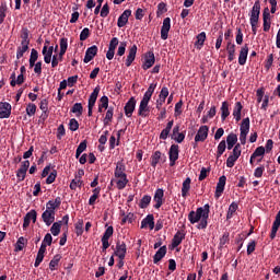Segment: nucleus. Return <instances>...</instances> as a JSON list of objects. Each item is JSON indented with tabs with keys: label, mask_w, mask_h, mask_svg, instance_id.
Wrapping results in <instances>:
<instances>
[{
	"label": "nucleus",
	"mask_w": 280,
	"mask_h": 280,
	"mask_svg": "<svg viewBox=\"0 0 280 280\" xmlns=\"http://www.w3.org/2000/svg\"><path fill=\"white\" fill-rule=\"evenodd\" d=\"M112 185L113 183H116L117 189H126V185H128V175L126 174V164L124 161H118L116 163V167L114 170V178L110 180Z\"/></svg>",
	"instance_id": "nucleus-1"
},
{
	"label": "nucleus",
	"mask_w": 280,
	"mask_h": 280,
	"mask_svg": "<svg viewBox=\"0 0 280 280\" xmlns=\"http://www.w3.org/2000/svg\"><path fill=\"white\" fill-rule=\"evenodd\" d=\"M259 14H261V2L256 0L249 13V23H259Z\"/></svg>",
	"instance_id": "nucleus-2"
},
{
	"label": "nucleus",
	"mask_w": 280,
	"mask_h": 280,
	"mask_svg": "<svg viewBox=\"0 0 280 280\" xmlns=\"http://www.w3.org/2000/svg\"><path fill=\"white\" fill-rule=\"evenodd\" d=\"M188 220L190 224H196L198 222H202L205 220V214L202 212V207L197 208L196 211H190L188 214Z\"/></svg>",
	"instance_id": "nucleus-3"
},
{
	"label": "nucleus",
	"mask_w": 280,
	"mask_h": 280,
	"mask_svg": "<svg viewBox=\"0 0 280 280\" xmlns=\"http://www.w3.org/2000/svg\"><path fill=\"white\" fill-rule=\"evenodd\" d=\"M154 62H156V58L154 57V51L150 50L144 55V62L142 63V69L148 71V69H152L154 67Z\"/></svg>",
	"instance_id": "nucleus-4"
},
{
	"label": "nucleus",
	"mask_w": 280,
	"mask_h": 280,
	"mask_svg": "<svg viewBox=\"0 0 280 280\" xmlns=\"http://www.w3.org/2000/svg\"><path fill=\"white\" fill-rule=\"evenodd\" d=\"M12 115V105L8 102H0V119H9Z\"/></svg>",
	"instance_id": "nucleus-5"
},
{
	"label": "nucleus",
	"mask_w": 280,
	"mask_h": 280,
	"mask_svg": "<svg viewBox=\"0 0 280 280\" xmlns=\"http://www.w3.org/2000/svg\"><path fill=\"white\" fill-rule=\"evenodd\" d=\"M178 144H172L168 151L170 167H174V165H176V161H178Z\"/></svg>",
	"instance_id": "nucleus-6"
},
{
	"label": "nucleus",
	"mask_w": 280,
	"mask_h": 280,
	"mask_svg": "<svg viewBox=\"0 0 280 280\" xmlns=\"http://www.w3.org/2000/svg\"><path fill=\"white\" fill-rule=\"evenodd\" d=\"M126 253H128L126 243L118 241L116 243V249L114 252L115 257H118V259H126Z\"/></svg>",
	"instance_id": "nucleus-7"
},
{
	"label": "nucleus",
	"mask_w": 280,
	"mask_h": 280,
	"mask_svg": "<svg viewBox=\"0 0 280 280\" xmlns=\"http://www.w3.org/2000/svg\"><path fill=\"white\" fill-rule=\"evenodd\" d=\"M207 137H209V126L203 125L198 129L197 135L195 136V142H205L207 141Z\"/></svg>",
	"instance_id": "nucleus-8"
},
{
	"label": "nucleus",
	"mask_w": 280,
	"mask_h": 280,
	"mask_svg": "<svg viewBox=\"0 0 280 280\" xmlns=\"http://www.w3.org/2000/svg\"><path fill=\"white\" fill-rule=\"evenodd\" d=\"M168 96H170V90L167 89V86H163L160 92L159 100L155 103L156 104L155 108L158 110H161V108H163V104L165 103Z\"/></svg>",
	"instance_id": "nucleus-9"
},
{
	"label": "nucleus",
	"mask_w": 280,
	"mask_h": 280,
	"mask_svg": "<svg viewBox=\"0 0 280 280\" xmlns=\"http://www.w3.org/2000/svg\"><path fill=\"white\" fill-rule=\"evenodd\" d=\"M170 30H172V20L170 18H165L163 20V25L161 27V38H162V40H167Z\"/></svg>",
	"instance_id": "nucleus-10"
},
{
	"label": "nucleus",
	"mask_w": 280,
	"mask_h": 280,
	"mask_svg": "<svg viewBox=\"0 0 280 280\" xmlns=\"http://www.w3.org/2000/svg\"><path fill=\"white\" fill-rule=\"evenodd\" d=\"M165 196V191L163 190V188H158L154 192V197L153 200L155 202V205L153 206L154 209H161V207H163V198Z\"/></svg>",
	"instance_id": "nucleus-11"
},
{
	"label": "nucleus",
	"mask_w": 280,
	"mask_h": 280,
	"mask_svg": "<svg viewBox=\"0 0 280 280\" xmlns=\"http://www.w3.org/2000/svg\"><path fill=\"white\" fill-rule=\"evenodd\" d=\"M135 108H137V100L135 97H130L124 107L126 117H132Z\"/></svg>",
	"instance_id": "nucleus-12"
},
{
	"label": "nucleus",
	"mask_w": 280,
	"mask_h": 280,
	"mask_svg": "<svg viewBox=\"0 0 280 280\" xmlns=\"http://www.w3.org/2000/svg\"><path fill=\"white\" fill-rule=\"evenodd\" d=\"M224 187H226V176L222 175L217 184L214 198L218 200L224 194Z\"/></svg>",
	"instance_id": "nucleus-13"
},
{
	"label": "nucleus",
	"mask_w": 280,
	"mask_h": 280,
	"mask_svg": "<svg viewBox=\"0 0 280 280\" xmlns=\"http://www.w3.org/2000/svg\"><path fill=\"white\" fill-rule=\"evenodd\" d=\"M202 208V214H203V220L200 221V223L197 225V229H207L208 226V222L207 220H209V213H210V209L211 207L209 206V203H206Z\"/></svg>",
	"instance_id": "nucleus-14"
},
{
	"label": "nucleus",
	"mask_w": 280,
	"mask_h": 280,
	"mask_svg": "<svg viewBox=\"0 0 280 280\" xmlns=\"http://www.w3.org/2000/svg\"><path fill=\"white\" fill-rule=\"evenodd\" d=\"M97 51H98V48L96 45L89 47L85 51L83 62L85 65H89V62H91V60H93V58H95V56H97Z\"/></svg>",
	"instance_id": "nucleus-15"
},
{
	"label": "nucleus",
	"mask_w": 280,
	"mask_h": 280,
	"mask_svg": "<svg viewBox=\"0 0 280 280\" xmlns=\"http://www.w3.org/2000/svg\"><path fill=\"white\" fill-rule=\"evenodd\" d=\"M132 16V10L127 9L125 10L121 15L118 18L117 25L118 27H126L128 25V19Z\"/></svg>",
	"instance_id": "nucleus-16"
},
{
	"label": "nucleus",
	"mask_w": 280,
	"mask_h": 280,
	"mask_svg": "<svg viewBox=\"0 0 280 280\" xmlns=\"http://www.w3.org/2000/svg\"><path fill=\"white\" fill-rule=\"evenodd\" d=\"M156 86H158L156 82L151 83L140 102L144 104H150V101L152 100V95H154V91H156Z\"/></svg>",
	"instance_id": "nucleus-17"
},
{
	"label": "nucleus",
	"mask_w": 280,
	"mask_h": 280,
	"mask_svg": "<svg viewBox=\"0 0 280 280\" xmlns=\"http://www.w3.org/2000/svg\"><path fill=\"white\" fill-rule=\"evenodd\" d=\"M42 220L46 226H51L54 222H56V212H49L48 210H45L42 213Z\"/></svg>",
	"instance_id": "nucleus-18"
},
{
	"label": "nucleus",
	"mask_w": 280,
	"mask_h": 280,
	"mask_svg": "<svg viewBox=\"0 0 280 280\" xmlns=\"http://www.w3.org/2000/svg\"><path fill=\"white\" fill-rule=\"evenodd\" d=\"M38 213L36 212V210H31L30 212H27L24 217V223H23V229H27V226H30V222H33V224H36V218H37Z\"/></svg>",
	"instance_id": "nucleus-19"
},
{
	"label": "nucleus",
	"mask_w": 280,
	"mask_h": 280,
	"mask_svg": "<svg viewBox=\"0 0 280 280\" xmlns=\"http://www.w3.org/2000/svg\"><path fill=\"white\" fill-rule=\"evenodd\" d=\"M246 60H248V44H245L240 50L238 65L244 67V65H246Z\"/></svg>",
	"instance_id": "nucleus-20"
},
{
	"label": "nucleus",
	"mask_w": 280,
	"mask_h": 280,
	"mask_svg": "<svg viewBox=\"0 0 280 280\" xmlns=\"http://www.w3.org/2000/svg\"><path fill=\"white\" fill-rule=\"evenodd\" d=\"M183 240H185V232L177 231L176 234L173 236L172 247L178 248V246H180V244H183Z\"/></svg>",
	"instance_id": "nucleus-21"
},
{
	"label": "nucleus",
	"mask_w": 280,
	"mask_h": 280,
	"mask_svg": "<svg viewBox=\"0 0 280 280\" xmlns=\"http://www.w3.org/2000/svg\"><path fill=\"white\" fill-rule=\"evenodd\" d=\"M242 110H244V105H242V102H236L234 104V108L232 113L235 121H242Z\"/></svg>",
	"instance_id": "nucleus-22"
},
{
	"label": "nucleus",
	"mask_w": 280,
	"mask_h": 280,
	"mask_svg": "<svg viewBox=\"0 0 280 280\" xmlns=\"http://www.w3.org/2000/svg\"><path fill=\"white\" fill-rule=\"evenodd\" d=\"M135 58H137V45H133L129 48V52L126 59V67H131L132 62H135Z\"/></svg>",
	"instance_id": "nucleus-23"
},
{
	"label": "nucleus",
	"mask_w": 280,
	"mask_h": 280,
	"mask_svg": "<svg viewBox=\"0 0 280 280\" xmlns=\"http://www.w3.org/2000/svg\"><path fill=\"white\" fill-rule=\"evenodd\" d=\"M150 229V231L154 230V214H148L142 221H141V229Z\"/></svg>",
	"instance_id": "nucleus-24"
},
{
	"label": "nucleus",
	"mask_w": 280,
	"mask_h": 280,
	"mask_svg": "<svg viewBox=\"0 0 280 280\" xmlns=\"http://www.w3.org/2000/svg\"><path fill=\"white\" fill-rule=\"evenodd\" d=\"M165 255H167V246L164 245L160 247L153 256V264H159V261H161Z\"/></svg>",
	"instance_id": "nucleus-25"
},
{
	"label": "nucleus",
	"mask_w": 280,
	"mask_h": 280,
	"mask_svg": "<svg viewBox=\"0 0 280 280\" xmlns=\"http://www.w3.org/2000/svg\"><path fill=\"white\" fill-rule=\"evenodd\" d=\"M279 228H280V211L277 213L276 219L272 223L270 240H275V237H277V231H279Z\"/></svg>",
	"instance_id": "nucleus-26"
},
{
	"label": "nucleus",
	"mask_w": 280,
	"mask_h": 280,
	"mask_svg": "<svg viewBox=\"0 0 280 280\" xmlns=\"http://www.w3.org/2000/svg\"><path fill=\"white\" fill-rule=\"evenodd\" d=\"M189 189H191V178L187 177L182 184V197L186 198L189 196Z\"/></svg>",
	"instance_id": "nucleus-27"
},
{
	"label": "nucleus",
	"mask_w": 280,
	"mask_h": 280,
	"mask_svg": "<svg viewBox=\"0 0 280 280\" xmlns=\"http://www.w3.org/2000/svg\"><path fill=\"white\" fill-rule=\"evenodd\" d=\"M197 40L195 42L196 49H202L205 47V40H207V33L201 32L196 36Z\"/></svg>",
	"instance_id": "nucleus-28"
},
{
	"label": "nucleus",
	"mask_w": 280,
	"mask_h": 280,
	"mask_svg": "<svg viewBox=\"0 0 280 280\" xmlns=\"http://www.w3.org/2000/svg\"><path fill=\"white\" fill-rule=\"evenodd\" d=\"M150 103H142L140 102L138 115L139 117H148L150 115V106H148Z\"/></svg>",
	"instance_id": "nucleus-29"
},
{
	"label": "nucleus",
	"mask_w": 280,
	"mask_h": 280,
	"mask_svg": "<svg viewBox=\"0 0 280 280\" xmlns=\"http://www.w3.org/2000/svg\"><path fill=\"white\" fill-rule=\"evenodd\" d=\"M150 103H142L140 102L138 115L139 117H148L150 115V106H148Z\"/></svg>",
	"instance_id": "nucleus-30"
},
{
	"label": "nucleus",
	"mask_w": 280,
	"mask_h": 280,
	"mask_svg": "<svg viewBox=\"0 0 280 280\" xmlns=\"http://www.w3.org/2000/svg\"><path fill=\"white\" fill-rule=\"evenodd\" d=\"M161 161H163V153H161V151H155L151 155V166L156 168V166L159 165V163H161Z\"/></svg>",
	"instance_id": "nucleus-31"
},
{
	"label": "nucleus",
	"mask_w": 280,
	"mask_h": 280,
	"mask_svg": "<svg viewBox=\"0 0 280 280\" xmlns=\"http://www.w3.org/2000/svg\"><path fill=\"white\" fill-rule=\"evenodd\" d=\"M113 115H115V107L109 106L103 120L104 126H110V124L113 122Z\"/></svg>",
	"instance_id": "nucleus-32"
},
{
	"label": "nucleus",
	"mask_w": 280,
	"mask_h": 280,
	"mask_svg": "<svg viewBox=\"0 0 280 280\" xmlns=\"http://www.w3.org/2000/svg\"><path fill=\"white\" fill-rule=\"evenodd\" d=\"M226 143H228V150H233V148H235V145L237 144V135L235 133H230L226 137Z\"/></svg>",
	"instance_id": "nucleus-33"
},
{
	"label": "nucleus",
	"mask_w": 280,
	"mask_h": 280,
	"mask_svg": "<svg viewBox=\"0 0 280 280\" xmlns=\"http://www.w3.org/2000/svg\"><path fill=\"white\" fill-rule=\"evenodd\" d=\"M26 51H30V44H21L16 49V59L21 60Z\"/></svg>",
	"instance_id": "nucleus-34"
},
{
	"label": "nucleus",
	"mask_w": 280,
	"mask_h": 280,
	"mask_svg": "<svg viewBox=\"0 0 280 280\" xmlns=\"http://www.w3.org/2000/svg\"><path fill=\"white\" fill-rule=\"evenodd\" d=\"M61 229H62V221L54 222L50 228L51 235H54V237H58V235H60Z\"/></svg>",
	"instance_id": "nucleus-35"
},
{
	"label": "nucleus",
	"mask_w": 280,
	"mask_h": 280,
	"mask_svg": "<svg viewBox=\"0 0 280 280\" xmlns=\"http://www.w3.org/2000/svg\"><path fill=\"white\" fill-rule=\"evenodd\" d=\"M231 115V112L229 110V102L224 101L221 105V119L222 121H226V117Z\"/></svg>",
	"instance_id": "nucleus-36"
},
{
	"label": "nucleus",
	"mask_w": 280,
	"mask_h": 280,
	"mask_svg": "<svg viewBox=\"0 0 280 280\" xmlns=\"http://www.w3.org/2000/svg\"><path fill=\"white\" fill-rule=\"evenodd\" d=\"M241 132L247 133L250 132V118L246 117L242 120L241 127H240Z\"/></svg>",
	"instance_id": "nucleus-37"
},
{
	"label": "nucleus",
	"mask_w": 280,
	"mask_h": 280,
	"mask_svg": "<svg viewBox=\"0 0 280 280\" xmlns=\"http://www.w3.org/2000/svg\"><path fill=\"white\" fill-rule=\"evenodd\" d=\"M84 107L82 106V103H75L70 109V113H74L75 117H82Z\"/></svg>",
	"instance_id": "nucleus-38"
},
{
	"label": "nucleus",
	"mask_w": 280,
	"mask_h": 280,
	"mask_svg": "<svg viewBox=\"0 0 280 280\" xmlns=\"http://www.w3.org/2000/svg\"><path fill=\"white\" fill-rule=\"evenodd\" d=\"M150 202H152V196L144 195L139 202L140 209H148V207H150Z\"/></svg>",
	"instance_id": "nucleus-39"
},
{
	"label": "nucleus",
	"mask_w": 280,
	"mask_h": 280,
	"mask_svg": "<svg viewBox=\"0 0 280 280\" xmlns=\"http://www.w3.org/2000/svg\"><path fill=\"white\" fill-rule=\"evenodd\" d=\"M60 259H62V255L57 254L54 256V258L49 262V269L51 271L56 270L58 268V264H60Z\"/></svg>",
	"instance_id": "nucleus-40"
},
{
	"label": "nucleus",
	"mask_w": 280,
	"mask_h": 280,
	"mask_svg": "<svg viewBox=\"0 0 280 280\" xmlns=\"http://www.w3.org/2000/svg\"><path fill=\"white\" fill-rule=\"evenodd\" d=\"M237 209H240V206L237 205V202L233 201L228 210L226 213V220H231L235 213V211H237Z\"/></svg>",
	"instance_id": "nucleus-41"
},
{
	"label": "nucleus",
	"mask_w": 280,
	"mask_h": 280,
	"mask_svg": "<svg viewBox=\"0 0 280 280\" xmlns=\"http://www.w3.org/2000/svg\"><path fill=\"white\" fill-rule=\"evenodd\" d=\"M60 58H62V56H65V54H67V49L69 47V40L67 39V37H62L60 39Z\"/></svg>",
	"instance_id": "nucleus-42"
},
{
	"label": "nucleus",
	"mask_w": 280,
	"mask_h": 280,
	"mask_svg": "<svg viewBox=\"0 0 280 280\" xmlns=\"http://www.w3.org/2000/svg\"><path fill=\"white\" fill-rule=\"evenodd\" d=\"M7 12H8V4L5 2H2L0 4V25H2L3 21H5Z\"/></svg>",
	"instance_id": "nucleus-43"
},
{
	"label": "nucleus",
	"mask_w": 280,
	"mask_h": 280,
	"mask_svg": "<svg viewBox=\"0 0 280 280\" xmlns=\"http://www.w3.org/2000/svg\"><path fill=\"white\" fill-rule=\"evenodd\" d=\"M226 152V141L222 140L217 148V159H220Z\"/></svg>",
	"instance_id": "nucleus-44"
},
{
	"label": "nucleus",
	"mask_w": 280,
	"mask_h": 280,
	"mask_svg": "<svg viewBox=\"0 0 280 280\" xmlns=\"http://www.w3.org/2000/svg\"><path fill=\"white\" fill-rule=\"evenodd\" d=\"M25 244H27V240L21 236L15 244V253L23 250Z\"/></svg>",
	"instance_id": "nucleus-45"
},
{
	"label": "nucleus",
	"mask_w": 280,
	"mask_h": 280,
	"mask_svg": "<svg viewBox=\"0 0 280 280\" xmlns=\"http://www.w3.org/2000/svg\"><path fill=\"white\" fill-rule=\"evenodd\" d=\"M58 177V171L52 170L48 177L46 178V185H51L56 183V178Z\"/></svg>",
	"instance_id": "nucleus-46"
},
{
	"label": "nucleus",
	"mask_w": 280,
	"mask_h": 280,
	"mask_svg": "<svg viewBox=\"0 0 280 280\" xmlns=\"http://www.w3.org/2000/svg\"><path fill=\"white\" fill-rule=\"evenodd\" d=\"M86 150V140H83L82 142H80V144L77 148L75 151V159H80V155L82 154V152H84Z\"/></svg>",
	"instance_id": "nucleus-47"
},
{
	"label": "nucleus",
	"mask_w": 280,
	"mask_h": 280,
	"mask_svg": "<svg viewBox=\"0 0 280 280\" xmlns=\"http://www.w3.org/2000/svg\"><path fill=\"white\" fill-rule=\"evenodd\" d=\"M36 104L28 103L26 106V115H28V117H34V115H36Z\"/></svg>",
	"instance_id": "nucleus-48"
},
{
	"label": "nucleus",
	"mask_w": 280,
	"mask_h": 280,
	"mask_svg": "<svg viewBox=\"0 0 280 280\" xmlns=\"http://www.w3.org/2000/svg\"><path fill=\"white\" fill-rule=\"evenodd\" d=\"M126 222H128L129 224H132V222H135V213L129 212L127 215H125L120 222L121 226H124Z\"/></svg>",
	"instance_id": "nucleus-49"
},
{
	"label": "nucleus",
	"mask_w": 280,
	"mask_h": 280,
	"mask_svg": "<svg viewBox=\"0 0 280 280\" xmlns=\"http://www.w3.org/2000/svg\"><path fill=\"white\" fill-rule=\"evenodd\" d=\"M79 128L80 122H78L75 118H71L69 121V130H71V132H75V130H78Z\"/></svg>",
	"instance_id": "nucleus-50"
},
{
	"label": "nucleus",
	"mask_w": 280,
	"mask_h": 280,
	"mask_svg": "<svg viewBox=\"0 0 280 280\" xmlns=\"http://www.w3.org/2000/svg\"><path fill=\"white\" fill-rule=\"evenodd\" d=\"M82 185H84V182L82 179L74 178L70 183V189L77 190L78 187H82Z\"/></svg>",
	"instance_id": "nucleus-51"
},
{
	"label": "nucleus",
	"mask_w": 280,
	"mask_h": 280,
	"mask_svg": "<svg viewBox=\"0 0 280 280\" xmlns=\"http://www.w3.org/2000/svg\"><path fill=\"white\" fill-rule=\"evenodd\" d=\"M62 58H65V56L60 57V51H59V55H54L52 56V60H51L52 69H56V67H58V63L62 62Z\"/></svg>",
	"instance_id": "nucleus-52"
},
{
	"label": "nucleus",
	"mask_w": 280,
	"mask_h": 280,
	"mask_svg": "<svg viewBox=\"0 0 280 280\" xmlns=\"http://www.w3.org/2000/svg\"><path fill=\"white\" fill-rule=\"evenodd\" d=\"M113 233H115V230L113 229V225H110L105 230L102 240H110V237H113Z\"/></svg>",
	"instance_id": "nucleus-53"
},
{
	"label": "nucleus",
	"mask_w": 280,
	"mask_h": 280,
	"mask_svg": "<svg viewBox=\"0 0 280 280\" xmlns=\"http://www.w3.org/2000/svg\"><path fill=\"white\" fill-rule=\"evenodd\" d=\"M83 226H84V222L83 221H79L75 224L74 229H75V234H77L78 237H80V235H82V233H84Z\"/></svg>",
	"instance_id": "nucleus-54"
},
{
	"label": "nucleus",
	"mask_w": 280,
	"mask_h": 280,
	"mask_svg": "<svg viewBox=\"0 0 280 280\" xmlns=\"http://www.w3.org/2000/svg\"><path fill=\"white\" fill-rule=\"evenodd\" d=\"M21 38V44L30 45V31H27V28L23 30Z\"/></svg>",
	"instance_id": "nucleus-55"
},
{
	"label": "nucleus",
	"mask_w": 280,
	"mask_h": 280,
	"mask_svg": "<svg viewBox=\"0 0 280 280\" xmlns=\"http://www.w3.org/2000/svg\"><path fill=\"white\" fill-rule=\"evenodd\" d=\"M266 154V148L265 147H258L253 153V159H257V156H264Z\"/></svg>",
	"instance_id": "nucleus-56"
},
{
	"label": "nucleus",
	"mask_w": 280,
	"mask_h": 280,
	"mask_svg": "<svg viewBox=\"0 0 280 280\" xmlns=\"http://www.w3.org/2000/svg\"><path fill=\"white\" fill-rule=\"evenodd\" d=\"M91 36V30L89 27H85L80 33V40L84 42Z\"/></svg>",
	"instance_id": "nucleus-57"
},
{
	"label": "nucleus",
	"mask_w": 280,
	"mask_h": 280,
	"mask_svg": "<svg viewBox=\"0 0 280 280\" xmlns=\"http://www.w3.org/2000/svg\"><path fill=\"white\" fill-rule=\"evenodd\" d=\"M244 43V33H242V28H236V44L242 45Z\"/></svg>",
	"instance_id": "nucleus-58"
},
{
	"label": "nucleus",
	"mask_w": 280,
	"mask_h": 280,
	"mask_svg": "<svg viewBox=\"0 0 280 280\" xmlns=\"http://www.w3.org/2000/svg\"><path fill=\"white\" fill-rule=\"evenodd\" d=\"M110 14V7H108V3H105L103 8L101 9V16L102 19H106Z\"/></svg>",
	"instance_id": "nucleus-59"
},
{
	"label": "nucleus",
	"mask_w": 280,
	"mask_h": 280,
	"mask_svg": "<svg viewBox=\"0 0 280 280\" xmlns=\"http://www.w3.org/2000/svg\"><path fill=\"white\" fill-rule=\"evenodd\" d=\"M237 156L231 154L228 160H226V167H234L235 166V162L237 161Z\"/></svg>",
	"instance_id": "nucleus-60"
},
{
	"label": "nucleus",
	"mask_w": 280,
	"mask_h": 280,
	"mask_svg": "<svg viewBox=\"0 0 280 280\" xmlns=\"http://www.w3.org/2000/svg\"><path fill=\"white\" fill-rule=\"evenodd\" d=\"M98 106H101V108H105V109L110 108V107L108 106V96H106V95L102 96V97L100 98V104H98Z\"/></svg>",
	"instance_id": "nucleus-61"
},
{
	"label": "nucleus",
	"mask_w": 280,
	"mask_h": 280,
	"mask_svg": "<svg viewBox=\"0 0 280 280\" xmlns=\"http://www.w3.org/2000/svg\"><path fill=\"white\" fill-rule=\"evenodd\" d=\"M117 45H119V38L113 37L109 42L108 49L115 51V49H117Z\"/></svg>",
	"instance_id": "nucleus-62"
},
{
	"label": "nucleus",
	"mask_w": 280,
	"mask_h": 280,
	"mask_svg": "<svg viewBox=\"0 0 280 280\" xmlns=\"http://www.w3.org/2000/svg\"><path fill=\"white\" fill-rule=\"evenodd\" d=\"M65 135H67L65 125H60L57 129V139L60 141L62 139V137H65Z\"/></svg>",
	"instance_id": "nucleus-63"
},
{
	"label": "nucleus",
	"mask_w": 280,
	"mask_h": 280,
	"mask_svg": "<svg viewBox=\"0 0 280 280\" xmlns=\"http://www.w3.org/2000/svg\"><path fill=\"white\" fill-rule=\"evenodd\" d=\"M126 47H127V43L121 42L117 50V56H124V54H126Z\"/></svg>",
	"instance_id": "nucleus-64"
}]
</instances>
